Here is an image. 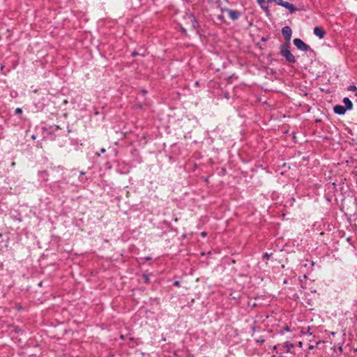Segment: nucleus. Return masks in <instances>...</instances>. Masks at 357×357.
<instances>
[{"label": "nucleus", "instance_id": "obj_18", "mask_svg": "<svg viewBox=\"0 0 357 357\" xmlns=\"http://www.w3.org/2000/svg\"><path fill=\"white\" fill-rule=\"evenodd\" d=\"M272 357H275V355H273V356H272Z\"/></svg>", "mask_w": 357, "mask_h": 357}, {"label": "nucleus", "instance_id": "obj_11", "mask_svg": "<svg viewBox=\"0 0 357 357\" xmlns=\"http://www.w3.org/2000/svg\"><path fill=\"white\" fill-rule=\"evenodd\" d=\"M283 330H285V331H288L289 330V328L288 326H282L280 329L276 328L275 329V332L276 333H282Z\"/></svg>", "mask_w": 357, "mask_h": 357}, {"label": "nucleus", "instance_id": "obj_4", "mask_svg": "<svg viewBox=\"0 0 357 357\" xmlns=\"http://www.w3.org/2000/svg\"><path fill=\"white\" fill-rule=\"evenodd\" d=\"M221 10L222 11H226L232 20H236L241 15V13L237 10H233L228 8H222Z\"/></svg>", "mask_w": 357, "mask_h": 357}, {"label": "nucleus", "instance_id": "obj_12", "mask_svg": "<svg viewBox=\"0 0 357 357\" xmlns=\"http://www.w3.org/2000/svg\"><path fill=\"white\" fill-rule=\"evenodd\" d=\"M347 90L350 91H357V87L355 85H350L347 87Z\"/></svg>", "mask_w": 357, "mask_h": 357}, {"label": "nucleus", "instance_id": "obj_13", "mask_svg": "<svg viewBox=\"0 0 357 357\" xmlns=\"http://www.w3.org/2000/svg\"><path fill=\"white\" fill-rule=\"evenodd\" d=\"M22 112V109H21V108H17V109H15V113H16V114H21Z\"/></svg>", "mask_w": 357, "mask_h": 357}, {"label": "nucleus", "instance_id": "obj_6", "mask_svg": "<svg viewBox=\"0 0 357 357\" xmlns=\"http://www.w3.org/2000/svg\"><path fill=\"white\" fill-rule=\"evenodd\" d=\"M314 33L319 38H323L326 34V31L321 26H316L314 29Z\"/></svg>", "mask_w": 357, "mask_h": 357}, {"label": "nucleus", "instance_id": "obj_10", "mask_svg": "<svg viewBox=\"0 0 357 357\" xmlns=\"http://www.w3.org/2000/svg\"><path fill=\"white\" fill-rule=\"evenodd\" d=\"M294 345L292 343L286 342L285 347L287 349V352H291V349L294 348Z\"/></svg>", "mask_w": 357, "mask_h": 357}, {"label": "nucleus", "instance_id": "obj_14", "mask_svg": "<svg viewBox=\"0 0 357 357\" xmlns=\"http://www.w3.org/2000/svg\"><path fill=\"white\" fill-rule=\"evenodd\" d=\"M180 284L179 282L178 281H175L174 282V285L176 286V287H178Z\"/></svg>", "mask_w": 357, "mask_h": 357}, {"label": "nucleus", "instance_id": "obj_3", "mask_svg": "<svg viewBox=\"0 0 357 357\" xmlns=\"http://www.w3.org/2000/svg\"><path fill=\"white\" fill-rule=\"evenodd\" d=\"M294 45L300 50L308 51L310 50V47L305 44L301 39L295 38L294 40Z\"/></svg>", "mask_w": 357, "mask_h": 357}, {"label": "nucleus", "instance_id": "obj_17", "mask_svg": "<svg viewBox=\"0 0 357 357\" xmlns=\"http://www.w3.org/2000/svg\"><path fill=\"white\" fill-rule=\"evenodd\" d=\"M302 344H303L302 342H298V345H299V347H302Z\"/></svg>", "mask_w": 357, "mask_h": 357}, {"label": "nucleus", "instance_id": "obj_5", "mask_svg": "<svg viewBox=\"0 0 357 357\" xmlns=\"http://www.w3.org/2000/svg\"><path fill=\"white\" fill-rule=\"evenodd\" d=\"M282 35L284 37L285 40L289 42L291 40V33H292L291 28L287 26L283 27L282 30Z\"/></svg>", "mask_w": 357, "mask_h": 357}, {"label": "nucleus", "instance_id": "obj_9", "mask_svg": "<svg viewBox=\"0 0 357 357\" xmlns=\"http://www.w3.org/2000/svg\"><path fill=\"white\" fill-rule=\"evenodd\" d=\"M343 103L345 105V108L347 110H350L353 107V104L349 98H344Z\"/></svg>", "mask_w": 357, "mask_h": 357}, {"label": "nucleus", "instance_id": "obj_8", "mask_svg": "<svg viewBox=\"0 0 357 357\" xmlns=\"http://www.w3.org/2000/svg\"><path fill=\"white\" fill-rule=\"evenodd\" d=\"M258 4L261 6L262 9L265 10L266 13H268V1L266 0H257Z\"/></svg>", "mask_w": 357, "mask_h": 357}, {"label": "nucleus", "instance_id": "obj_1", "mask_svg": "<svg viewBox=\"0 0 357 357\" xmlns=\"http://www.w3.org/2000/svg\"><path fill=\"white\" fill-rule=\"evenodd\" d=\"M289 43L281 45L280 54L284 56L288 62L294 63L296 62V59L289 50Z\"/></svg>", "mask_w": 357, "mask_h": 357}, {"label": "nucleus", "instance_id": "obj_15", "mask_svg": "<svg viewBox=\"0 0 357 357\" xmlns=\"http://www.w3.org/2000/svg\"><path fill=\"white\" fill-rule=\"evenodd\" d=\"M263 257H264V258H268V253H267V252H265V253L263 255Z\"/></svg>", "mask_w": 357, "mask_h": 357}, {"label": "nucleus", "instance_id": "obj_16", "mask_svg": "<svg viewBox=\"0 0 357 357\" xmlns=\"http://www.w3.org/2000/svg\"><path fill=\"white\" fill-rule=\"evenodd\" d=\"M100 152H101L102 153H105V149L102 148V149H100Z\"/></svg>", "mask_w": 357, "mask_h": 357}, {"label": "nucleus", "instance_id": "obj_2", "mask_svg": "<svg viewBox=\"0 0 357 357\" xmlns=\"http://www.w3.org/2000/svg\"><path fill=\"white\" fill-rule=\"evenodd\" d=\"M275 2L278 5L284 6L287 9H288L291 13H293L296 10V8L294 6L293 4L289 3V2L284 1L283 0H269V3Z\"/></svg>", "mask_w": 357, "mask_h": 357}, {"label": "nucleus", "instance_id": "obj_7", "mask_svg": "<svg viewBox=\"0 0 357 357\" xmlns=\"http://www.w3.org/2000/svg\"><path fill=\"white\" fill-rule=\"evenodd\" d=\"M333 111L337 114L343 115L345 114L347 109L342 105H337L333 107Z\"/></svg>", "mask_w": 357, "mask_h": 357}]
</instances>
